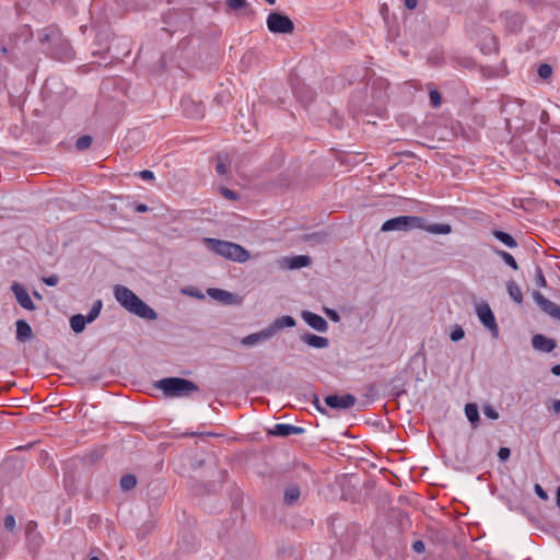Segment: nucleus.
Listing matches in <instances>:
<instances>
[{"label": "nucleus", "instance_id": "a878e982", "mask_svg": "<svg viewBox=\"0 0 560 560\" xmlns=\"http://www.w3.org/2000/svg\"><path fill=\"white\" fill-rule=\"evenodd\" d=\"M422 230L430 232L432 234H450L452 232V228L450 224L445 223H436V224H430L423 228Z\"/></svg>", "mask_w": 560, "mask_h": 560}, {"label": "nucleus", "instance_id": "c756f323", "mask_svg": "<svg viewBox=\"0 0 560 560\" xmlns=\"http://www.w3.org/2000/svg\"><path fill=\"white\" fill-rule=\"evenodd\" d=\"M228 164L226 158H223L221 154L217 156L215 171L219 175H226L228 173Z\"/></svg>", "mask_w": 560, "mask_h": 560}, {"label": "nucleus", "instance_id": "c9c22d12", "mask_svg": "<svg viewBox=\"0 0 560 560\" xmlns=\"http://www.w3.org/2000/svg\"><path fill=\"white\" fill-rule=\"evenodd\" d=\"M429 96L433 107L436 108L441 105V94L436 90H431Z\"/></svg>", "mask_w": 560, "mask_h": 560}, {"label": "nucleus", "instance_id": "2eb2a0df", "mask_svg": "<svg viewBox=\"0 0 560 560\" xmlns=\"http://www.w3.org/2000/svg\"><path fill=\"white\" fill-rule=\"evenodd\" d=\"M303 432H304L303 428L296 427L293 424H287V423H277L269 431V433L271 435L281 436V438H287V436H290L293 434H301Z\"/></svg>", "mask_w": 560, "mask_h": 560}, {"label": "nucleus", "instance_id": "1a4fd4ad", "mask_svg": "<svg viewBox=\"0 0 560 560\" xmlns=\"http://www.w3.org/2000/svg\"><path fill=\"white\" fill-rule=\"evenodd\" d=\"M357 402V398L352 394L339 396L337 394L328 395L325 398V404L331 409L348 410Z\"/></svg>", "mask_w": 560, "mask_h": 560}, {"label": "nucleus", "instance_id": "4468645a", "mask_svg": "<svg viewBox=\"0 0 560 560\" xmlns=\"http://www.w3.org/2000/svg\"><path fill=\"white\" fill-rule=\"evenodd\" d=\"M182 108L189 118H199L203 116V106L190 97H184L180 102Z\"/></svg>", "mask_w": 560, "mask_h": 560}, {"label": "nucleus", "instance_id": "0eeeda50", "mask_svg": "<svg viewBox=\"0 0 560 560\" xmlns=\"http://www.w3.org/2000/svg\"><path fill=\"white\" fill-rule=\"evenodd\" d=\"M267 26L275 34H290L294 31V24L287 15L271 12L267 18Z\"/></svg>", "mask_w": 560, "mask_h": 560}, {"label": "nucleus", "instance_id": "ddd939ff", "mask_svg": "<svg viewBox=\"0 0 560 560\" xmlns=\"http://www.w3.org/2000/svg\"><path fill=\"white\" fill-rule=\"evenodd\" d=\"M302 318L313 329L319 332H326L328 330V323L319 315L310 311L302 312Z\"/></svg>", "mask_w": 560, "mask_h": 560}, {"label": "nucleus", "instance_id": "f03ea898", "mask_svg": "<svg viewBox=\"0 0 560 560\" xmlns=\"http://www.w3.org/2000/svg\"><path fill=\"white\" fill-rule=\"evenodd\" d=\"M208 248L229 260L236 262H245L249 259V252L243 246L217 238H205Z\"/></svg>", "mask_w": 560, "mask_h": 560}, {"label": "nucleus", "instance_id": "6e6d98bb", "mask_svg": "<svg viewBox=\"0 0 560 560\" xmlns=\"http://www.w3.org/2000/svg\"><path fill=\"white\" fill-rule=\"evenodd\" d=\"M266 2H268L269 4H275L276 0H265Z\"/></svg>", "mask_w": 560, "mask_h": 560}, {"label": "nucleus", "instance_id": "864d4df0", "mask_svg": "<svg viewBox=\"0 0 560 560\" xmlns=\"http://www.w3.org/2000/svg\"><path fill=\"white\" fill-rule=\"evenodd\" d=\"M516 26L520 27L523 24V21L521 20V18H516Z\"/></svg>", "mask_w": 560, "mask_h": 560}, {"label": "nucleus", "instance_id": "58836bf2", "mask_svg": "<svg viewBox=\"0 0 560 560\" xmlns=\"http://www.w3.org/2000/svg\"><path fill=\"white\" fill-rule=\"evenodd\" d=\"M221 190V194L222 196L225 198V199H229V200H236L237 199V194L226 187H221L220 188Z\"/></svg>", "mask_w": 560, "mask_h": 560}, {"label": "nucleus", "instance_id": "72a5a7b5", "mask_svg": "<svg viewBox=\"0 0 560 560\" xmlns=\"http://www.w3.org/2000/svg\"><path fill=\"white\" fill-rule=\"evenodd\" d=\"M482 411L483 415L491 420H498L500 417L499 412L491 405H485Z\"/></svg>", "mask_w": 560, "mask_h": 560}, {"label": "nucleus", "instance_id": "7ed1b4c3", "mask_svg": "<svg viewBox=\"0 0 560 560\" xmlns=\"http://www.w3.org/2000/svg\"><path fill=\"white\" fill-rule=\"evenodd\" d=\"M38 42L42 45H48L46 51L55 59H62L63 52L67 48V42L62 37V34L58 26L49 25L37 34Z\"/></svg>", "mask_w": 560, "mask_h": 560}, {"label": "nucleus", "instance_id": "bb28decb", "mask_svg": "<svg viewBox=\"0 0 560 560\" xmlns=\"http://www.w3.org/2000/svg\"><path fill=\"white\" fill-rule=\"evenodd\" d=\"M137 485V478L132 474H126L120 478V487L124 491L133 489Z\"/></svg>", "mask_w": 560, "mask_h": 560}, {"label": "nucleus", "instance_id": "ea45409f", "mask_svg": "<svg viewBox=\"0 0 560 560\" xmlns=\"http://www.w3.org/2000/svg\"><path fill=\"white\" fill-rule=\"evenodd\" d=\"M43 282L49 287H55L59 282V277L57 275H51L43 278Z\"/></svg>", "mask_w": 560, "mask_h": 560}, {"label": "nucleus", "instance_id": "dca6fc26", "mask_svg": "<svg viewBox=\"0 0 560 560\" xmlns=\"http://www.w3.org/2000/svg\"><path fill=\"white\" fill-rule=\"evenodd\" d=\"M271 337H273L272 330H270L269 327H267L258 332L250 334L244 337L241 342L245 347H253L257 343H261L269 340Z\"/></svg>", "mask_w": 560, "mask_h": 560}, {"label": "nucleus", "instance_id": "f8f14e48", "mask_svg": "<svg viewBox=\"0 0 560 560\" xmlns=\"http://www.w3.org/2000/svg\"><path fill=\"white\" fill-rule=\"evenodd\" d=\"M532 346L535 350L549 353L557 348L555 339L548 338L541 334H536L532 338Z\"/></svg>", "mask_w": 560, "mask_h": 560}, {"label": "nucleus", "instance_id": "5701e85b", "mask_svg": "<svg viewBox=\"0 0 560 560\" xmlns=\"http://www.w3.org/2000/svg\"><path fill=\"white\" fill-rule=\"evenodd\" d=\"M492 235L498 240L500 241L502 244H504L506 247L509 248H515L517 247V242L516 240L510 235L509 233L506 232H503V231H500V230H493L492 232Z\"/></svg>", "mask_w": 560, "mask_h": 560}, {"label": "nucleus", "instance_id": "393cba45", "mask_svg": "<svg viewBox=\"0 0 560 560\" xmlns=\"http://www.w3.org/2000/svg\"><path fill=\"white\" fill-rule=\"evenodd\" d=\"M508 292L510 298L517 304H522L523 302V293L521 288L514 282L509 281L506 283Z\"/></svg>", "mask_w": 560, "mask_h": 560}, {"label": "nucleus", "instance_id": "49530a36", "mask_svg": "<svg viewBox=\"0 0 560 560\" xmlns=\"http://www.w3.org/2000/svg\"><path fill=\"white\" fill-rule=\"evenodd\" d=\"M313 405L315 406L316 410L319 411L320 413H327L326 409L320 405L318 396H314Z\"/></svg>", "mask_w": 560, "mask_h": 560}, {"label": "nucleus", "instance_id": "9d476101", "mask_svg": "<svg viewBox=\"0 0 560 560\" xmlns=\"http://www.w3.org/2000/svg\"><path fill=\"white\" fill-rule=\"evenodd\" d=\"M533 299L540 307L542 312L551 316L552 318L560 322V306L556 303L551 302L547 298L544 296L542 293L535 291L533 293Z\"/></svg>", "mask_w": 560, "mask_h": 560}, {"label": "nucleus", "instance_id": "5fc2aeb1", "mask_svg": "<svg viewBox=\"0 0 560 560\" xmlns=\"http://www.w3.org/2000/svg\"><path fill=\"white\" fill-rule=\"evenodd\" d=\"M34 296L39 299V300L42 299V295L38 292H36V291L34 292Z\"/></svg>", "mask_w": 560, "mask_h": 560}, {"label": "nucleus", "instance_id": "09e8293b", "mask_svg": "<svg viewBox=\"0 0 560 560\" xmlns=\"http://www.w3.org/2000/svg\"><path fill=\"white\" fill-rule=\"evenodd\" d=\"M148 210H149V208H148V206H147V205H144V203H139V205H137V207H136V211H137V212H141V213H143V212H147Z\"/></svg>", "mask_w": 560, "mask_h": 560}, {"label": "nucleus", "instance_id": "4be33fe9", "mask_svg": "<svg viewBox=\"0 0 560 560\" xmlns=\"http://www.w3.org/2000/svg\"><path fill=\"white\" fill-rule=\"evenodd\" d=\"M301 495V490L298 485H290L284 490V503L288 505H292L298 502Z\"/></svg>", "mask_w": 560, "mask_h": 560}, {"label": "nucleus", "instance_id": "a19ab883", "mask_svg": "<svg viewBox=\"0 0 560 560\" xmlns=\"http://www.w3.org/2000/svg\"><path fill=\"white\" fill-rule=\"evenodd\" d=\"M511 455V451L509 447H501L498 452V457L500 460L504 462Z\"/></svg>", "mask_w": 560, "mask_h": 560}, {"label": "nucleus", "instance_id": "de8ad7c7", "mask_svg": "<svg viewBox=\"0 0 560 560\" xmlns=\"http://www.w3.org/2000/svg\"><path fill=\"white\" fill-rule=\"evenodd\" d=\"M404 2H405L406 8H408L409 10L416 9V7L418 4V0H405Z\"/></svg>", "mask_w": 560, "mask_h": 560}, {"label": "nucleus", "instance_id": "423d86ee", "mask_svg": "<svg viewBox=\"0 0 560 560\" xmlns=\"http://www.w3.org/2000/svg\"><path fill=\"white\" fill-rule=\"evenodd\" d=\"M103 307V303L101 300H96L89 314L86 316L82 315V314H75L73 315L71 318H70V327L71 329L75 332V334H80L84 330L85 328V325L89 324V323H92L94 322L100 313H101V310Z\"/></svg>", "mask_w": 560, "mask_h": 560}, {"label": "nucleus", "instance_id": "6ab92c4d", "mask_svg": "<svg viewBox=\"0 0 560 560\" xmlns=\"http://www.w3.org/2000/svg\"><path fill=\"white\" fill-rule=\"evenodd\" d=\"M208 295L223 304H232L234 302V294L218 288H210L207 290Z\"/></svg>", "mask_w": 560, "mask_h": 560}, {"label": "nucleus", "instance_id": "7c9ffc66", "mask_svg": "<svg viewBox=\"0 0 560 560\" xmlns=\"http://www.w3.org/2000/svg\"><path fill=\"white\" fill-rule=\"evenodd\" d=\"M92 137L89 136V135H85V136H82L80 137L77 141H75V148L79 150V151H83V150H86L91 147L92 144Z\"/></svg>", "mask_w": 560, "mask_h": 560}, {"label": "nucleus", "instance_id": "f3484780", "mask_svg": "<svg viewBox=\"0 0 560 560\" xmlns=\"http://www.w3.org/2000/svg\"><path fill=\"white\" fill-rule=\"evenodd\" d=\"M301 341L316 349H325L329 346V340L326 337L317 336L310 332L302 335Z\"/></svg>", "mask_w": 560, "mask_h": 560}, {"label": "nucleus", "instance_id": "6e6552de", "mask_svg": "<svg viewBox=\"0 0 560 560\" xmlns=\"http://www.w3.org/2000/svg\"><path fill=\"white\" fill-rule=\"evenodd\" d=\"M477 315L480 322L487 327L494 338L499 336V327L495 322V317L490 306L487 303H482L477 306Z\"/></svg>", "mask_w": 560, "mask_h": 560}, {"label": "nucleus", "instance_id": "2f4dec72", "mask_svg": "<svg viewBox=\"0 0 560 560\" xmlns=\"http://www.w3.org/2000/svg\"><path fill=\"white\" fill-rule=\"evenodd\" d=\"M228 8L233 11L245 9L247 7L246 0H226Z\"/></svg>", "mask_w": 560, "mask_h": 560}, {"label": "nucleus", "instance_id": "a211bd4d", "mask_svg": "<svg viewBox=\"0 0 560 560\" xmlns=\"http://www.w3.org/2000/svg\"><path fill=\"white\" fill-rule=\"evenodd\" d=\"M16 326V339L21 342L28 341L33 338V330L30 324L24 319H18Z\"/></svg>", "mask_w": 560, "mask_h": 560}, {"label": "nucleus", "instance_id": "c03bdc74", "mask_svg": "<svg viewBox=\"0 0 560 560\" xmlns=\"http://www.w3.org/2000/svg\"><path fill=\"white\" fill-rule=\"evenodd\" d=\"M139 176L140 178H142L143 180H151V179H154V174L153 172L149 171V170H143L139 173Z\"/></svg>", "mask_w": 560, "mask_h": 560}, {"label": "nucleus", "instance_id": "20e7f679", "mask_svg": "<svg viewBox=\"0 0 560 560\" xmlns=\"http://www.w3.org/2000/svg\"><path fill=\"white\" fill-rule=\"evenodd\" d=\"M155 386L161 389L166 397L189 396L191 393L198 392V386L186 378L165 377L156 382Z\"/></svg>", "mask_w": 560, "mask_h": 560}, {"label": "nucleus", "instance_id": "412c9836", "mask_svg": "<svg viewBox=\"0 0 560 560\" xmlns=\"http://www.w3.org/2000/svg\"><path fill=\"white\" fill-rule=\"evenodd\" d=\"M290 269H300L312 264V258L307 255H298L287 259Z\"/></svg>", "mask_w": 560, "mask_h": 560}, {"label": "nucleus", "instance_id": "f257e3e1", "mask_svg": "<svg viewBox=\"0 0 560 560\" xmlns=\"http://www.w3.org/2000/svg\"><path fill=\"white\" fill-rule=\"evenodd\" d=\"M113 292L117 303L130 314L148 320H155L158 318L156 312L129 288L116 284Z\"/></svg>", "mask_w": 560, "mask_h": 560}, {"label": "nucleus", "instance_id": "cd10ccee", "mask_svg": "<svg viewBox=\"0 0 560 560\" xmlns=\"http://www.w3.org/2000/svg\"><path fill=\"white\" fill-rule=\"evenodd\" d=\"M508 266H510L512 269L517 270L518 265L515 260V258L508 252L498 249L494 252Z\"/></svg>", "mask_w": 560, "mask_h": 560}, {"label": "nucleus", "instance_id": "a18cd8bd", "mask_svg": "<svg viewBox=\"0 0 560 560\" xmlns=\"http://www.w3.org/2000/svg\"><path fill=\"white\" fill-rule=\"evenodd\" d=\"M535 492L538 495V498H540L542 500L548 499L547 492L542 489V487L540 485H535Z\"/></svg>", "mask_w": 560, "mask_h": 560}, {"label": "nucleus", "instance_id": "603ef678", "mask_svg": "<svg viewBox=\"0 0 560 560\" xmlns=\"http://www.w3.org/2000/svg\"><path fill=\"white\" fill-rule=\"evenodd\" d=\"M557 505L560 508V486L557 489Z\"/></svg>", "mask_w": 560, "mask_h": 560}, {"label": "nucleus", "instance_id": "3c124183", "mask_svg": "<svg viewBox=\"0 0 560 560\" xmlns=\"http://www.w3.org/2000/svg\"><path fill=\"white\" fill-rule=\"evenodd\" d=\"M551 373L556 376H560V364H557L551 368Z\"/></svg>", "mask_w": 560, "mask_h": 560}, {"label": "nucleus", "instance_id": "37998d69", "mask_svg": "<svg viewBox=\"0 0 560 560\" xmlns=\"http://www.w3.org/2000/svg\"><path fill=\"white\" fill-rule=\"evenodd\" d=\"M412 549H413L417 553H422V552L425 550L424 542H423V541H421V540H416V541L412 544Z\"/></svg>", "mask_w": 560, "mask_h": 560}, {"label": "nucleus", "instance_id": "473e14b6", "mask_svg": "<svg viewBox=\"0 0 560 560\" xmlns=\"http://www.w3.org/2000/svg\"><path fill=\"white\" fill-rule=\"evenodd\" d=\"M535 284L538 288H544L547 284L546 278H545L542 270L539 266H536V268H535Z\"/></svg>", "mask_w": 560, "mask_h": 560}, {"label": "nucleus", "instance_id": "9b49d317", "mask_svg": "<svg viewBox=\"0 0 560 560\" xmlns=\"http://www.w3.org/2000/svg\"><path fill=\"white\" fill-rule=\"evenodd\" d=\"M11 291L13 292L18 303L27 311H34L36 308L34 302L32 301L26 289L19 282H14L11 285Z\"/></svg>", "mask_w": 560, "mask_h": 560}, {"label": "nucleus", "instance_id": "8fccbe9b", "mask_svg": "<svg viewBox=\"0 0 560 560\" xmlns=\"http://www.w3.org/2000/svg\"><path fill=\"white\" fill-rule=\"evenodd\" d=\"M552 410L556 412V413H559L560 412V399L559 400H555L552 402Z\"/></svg>", "mask_w": 560, "mask_h": 560}, {"label": "nucleus", "instance_id": "f704fd0d", "mask_svg": "<svg viewBox=\"0 0 560 560\" xmlns=\"http://www.w3.org/2000/svg\"><path fill=\"white\" fill-rule=\"evenodd\" d=\"M552 74V68L548 63H542L538 67V75L541 79H548Z\"/></svg>", "mask_w": 560, "mask_h": 560}, {"label": "nucleus", "instance_id": "4c0bfd02", "mask_svg": "<svg viewBox=\"0 0 560 560\" xmlns=\"http://www.w3.org/2000/svg\"><path fill=\"white\" fill-rule=\"evenodd\" d=\"M15 517L11 514H8L3 520L4 528L9 532H12L15 528Z\"/></svg>", "mask_w": 560, "mask_h": 560}, {"label": "nucleus", "instance_id": "aec40b11", "mask_svg": "<svg viewBox=\"0 0 560 560\" xmlns=\"http://www.w3.org/2000/svg\"><path fill=\"white\" fill-rule=\"evenodd\" d=\"M295 319L290 315H283L278 317L269 327L270 330H272V336H275L278 331L285 327H294L295 326Z\"/></svg>", "mask_w": 560, "mask_h": 560}, {"label": "nucleus", "instance_id": "b1692460", "mask_svg": "<svg viewBox=\"0 0 560 560\" xmlns=\"http://www.w3.org/2000/svg\"><path fill=\"white\" fill-rule=\"evenodd\" d=\"M465 415H466L468 421L472 424V427L476 428L480 420L477 404H475V402L466 404Z\"/></svg>", "mask_w": 560, "mask_h": 560}, {"label": "nucleus", "instance_id": "4d7b16f0", "mask_svg": "<svg viewBox=\"0 0 560 560\" xmlns=\"http://www.w3.org/2000/svg\"><path fill=\"white\" fill-rule=\"evenodd\" d=\"M90 560H100L97 557H91Z\"/></svg>", "mask_w": 560, "mask_h": 560}, {"label": "nucleus", "instance_id": "39448f33", "mask_svg": "<svg viewBox=\"0 0 560 560\" xmlns=\"http://www.w3.org/2000/svg\"><path fill=\"white\" fill-rule=\"evenodd\" d=\"M425 228V220L417 215H399L386 220L382 228V232L390 231H412Z\"/></svg>", "mask_w": 560, "mask_h": 560}, {"label": "nucleus", "instance_id": "79ce46f5", "mask_svg": "<svg viewBox=\"0 0 560 560\" xmlns=\"http://www.w3.org/2000/svg\"><path fill=\"white\" fill-rule=\"evenodd\" d=\"M326 315L335 323H338L340 320V316L335 310L325 308Z\"/></svg>", "mask_w": 560, "mask_h": 560}, {"label": "nucleus", "instance_id": "c85d7f7f", "mask_svg": "<svg viewBox=\"0 0 560 560\" xmlns=\"http://www.w3.org/2000/svg\"><path fill=\"white\" fill-rule=\"evenodd\" d=\"M37 523L35 521H30L25 525V535L28 539L35 540L39 538L38 533H36Z\"/></svg>", "mask_w": 560, "mask_h": 560}, {"label": "nucleus", "instance_id": "e433bc0d", "mask_svg": "<svg viewBox=\"0 0 560 560\" xmlns=\"http://www.w3.org/2000/svg\"><path fill=\"white\" fill-rule=\"evenodd\" d=\"M464 336H465V332L460 326H456L450 335L452 341H458V340L463 339Z\"/></svg>", "mask_w": 560, "mask_h": 560}]
</instances>
